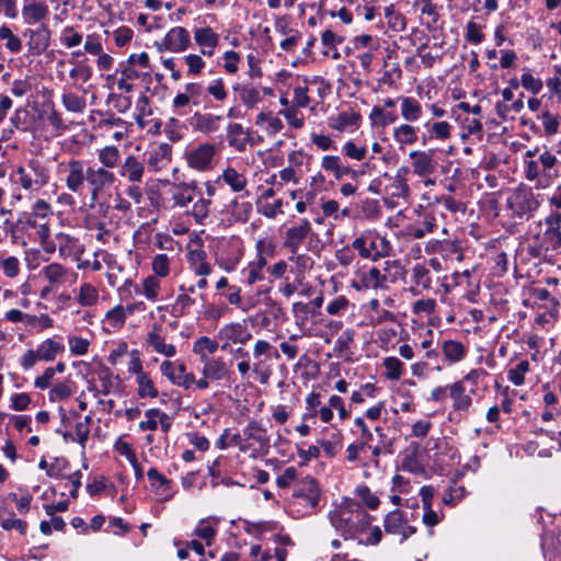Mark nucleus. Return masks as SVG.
<instances>
[{
    "instance_id": "nucleus-6",
    "label": "nucleus",
    "mask_w": 561,
    "mask_h": 561,
    "mask_svg": "<svg viewBox=\"0 0 561 561\" xmlns=\"http://www.w3.org/2000/svg\"><path fill=\"white\" fill-rule=\"evenodd\" d=\"M539 206L534 193L527 188H517L506 198V207L515 218H529Z\"/></svg>"
},
{
    "instance_id": "nucleus-48",
    "label": "nucleus",
    "mask_w": 561,
    "mask_h": 561,
    "mask_svg": "<svg viewBox=\"0 0 561 561\" xmlns=\"http://www.w3.org/2000/svg\"><path fill=\"white\" fill-rule=\"evenodd\" d=\"M218 348V341L208 336H201L193 344V352L199 355L201 360L203 358H210L208 355L216 353Z\"/></svg>"
},
{
    "instance_id": "nucleus-9",
    "label": "nucleus",
    "mask_w": 561,
    "mask_h": 561,
    "mask_svg": "<svg viewBox=\"0 0 561 561\" xmlns=\"http://www.w3.org/2000/svg\"><path fill=\"white\" fill-rule=\"evenodd\" d=\"M216 153L217 149L214 144L202 142L185 152V160L191 169L207 172L213 169Z\"/></svg>"
},
{
    "instance_id": "nucleus-25",
    "label": "nucleus",
    "mask_w": 561,
    "mask_h": 561,
    "mask_svg": "<svg viewBox=\"0 0 561 561\" xmlns=\"http://www.w3.org/2000/svg\"><path fill=\"white\" fill-rule=\"evenodd\" d=\"M172 149L169 144H160L149 151L145 165L149 171H160L171 161Z\"/></svg>"
},
{
    "instance_id": "nucleus-39",
    "label": "nucleus",
    "mask_w": 561,
    "mask_h": 561,
    "mask_svg": "<svg viewBox=\"0 0 561 561\" xmlns=\"http://www.w3.org/2000/svg\"><path fill=\"white\" fill-rule=\"evenodd\" d=\"M449 396L456 411H467L472 403L471 397L466 393L462 381H456L449 386Z\"/></svg>"
},
{
    "instance_id": "nucleus-3",
    "label": "nucleus",
    "mask_w": 561,
    "mask_h": 561,
    "mask_svg": "<svg viewBox=\"0 0 561 561\" xmlns=\"http://www.w3.org/2000/svg\"><path fill=\"white\" fill-rule=\"evenodd\" d=\"M559 160L547 146L529 148L523 154L524 176L537 188L549 186L559 176Z\"/></svg>"
},
{
    "instance_id": "nucleus-22",
    "label": "nucleus",
    "mask_w": 561,
    "mask_h": 561,
    "mask_svg": "<svg viewBox=\"0 0 561 561\" xmlns=\"http://www.w3.org/2000/svg\"><path fill=\"white\" fill-rule=\"evenodd\" d=\"M160 425L163 433H168L172 426V417L165 412L153 408L145 412V420L139 422L140 431H156Z\"/></svg>"
},
{
    "instance_id": "nucleus-10",
    "label": "nucleus",
    "mask_w": 561,
    "mask_h": 561,
    "mask_svg": "<svg viewBox=\"0 0 561 561\" xmlns=\"http://www.w3.org/2000/svg\"><path fill=\"white\" fill-rule=\"evenodd\" d=\"M217 336L221 341V350L227 351L231 344H247L252 333L244 323L229 322L219 329Z\"/></svg>"
},
{
    "instance_id": "nucleus-35",
    "label": "nucleus",
    "mask_w": 561,
    "mask_h": 561,
    "mask_svg": "<svg viewBox=\"0 0 561 561\" xmlns=\"http://www.w3.org/2000/svg\"><path fill=\"white\" fill-rule=\"evenodd\" d=\"M227 213L230 216L228 219L230 224L245 222L252 213V205L249 202H239L238 197H234L227 206Z\"/></svg>"
},
{
    "instance_id": "nucleus-37",
    "label": "nucleus",
    "mask_w": 561,
    "mask_h": 561,
    "mask_svg": "<svg viewBox=\"0 0 561 561\" xmlns=\"http://www.w3.org/2000/svg\"><path fill=\"white\" fill-rule=\"evenodd\" d=\"M288 261L293 263V271L296 274V279L300 282L307 272L311 271L314 261L313 259L308 255L307 253H302L300 251H296L295 254L289 253Z\"/></svg>"
},
{
    "instance_id": "nucleus-21",
    "label": "nucleus",
    "mask_w": 561,
    "mask_h": 561,
    "mask_svg": "<svg viewBox=\"0 0 561 561\" xmlns=\"http://www.w3.org/2000/svg\"><path fill=\"white\" fill-rule=\"evenodd\" d=\"M379 234L371 230H365L357 236L351 247L356 250L360 257L377 261V241Z\"/></svg>"
},
{
    "instance_id": "nucleus-7",
    "label": "nucleus",
    "mask_w": 561,
    "mask_h": 561,
    "mask_svg": "<svg viewBox=\"0 0 561 561\" xmlns=\"http://www.w3.org/2000/svg\"><path fill=\"white\" fill-rule=\"evenodd\" d=\"M191 45V34L183 26L171 27L160 41L154 42V47L159 53L181 54L186 51Z\"/></svg>"
},
{
    "instance_id": "nucleus-57",
    "label": "nucleus",
    "mask_w": 561,
    "mask_h": 561,
    "mask_svg": "<svg viewBox=\"0 0 561 561\" xmlns=\"http://www.w3.org/2000/svg\"><path fill=\"white\" fill-rule=\"evenodd\" d=\"M0 39L1 41H5V48L13 53V54H18L21 51L22 49V41L19 36H16L15 34H13L12 30L3 24L2 26H0Z\"/></svg>"
},
{
    "instance_id": "nucleus-42",
    "label": "nucleus",
    "mask_w": 561,
    "mask_h": 561,
    "mask_svg": "<svg viewBox=\"0 0 561 561\" xmlns=\"http://www.w3.org/2000/svg\"><path fill=\"white\" fill-rule=\"evenodd\" d=\"M146 343L158 354L167 357H173L176 354V347L173 344L165 343L157 330L147 334Z\"/></svg>"
},
{
    "instance_id": "nucleus-4",
    "label": "nucleus",
    "mask_w": 561,
    "mask_h": 561,
    "mask_svg": "<svg viewBox=\"0 0 561 561\" xmlns=\"http://www.w3.org/2000/svg\"><path fill=\"white\" fill-rule=\"evenodd\" d=\"M318 237L313 232L311 222L307 218L300 219L298 224L289 227L285 231L284 248L288 250L289 253L295 254L296 251H300L302 245H305L308 251H318Z\"/></svg>"
},
{
    "instance_id": "nucleus-61",
    "label": "nucleus",
    "mask_w": 561,
    "mask_h": 561,
    "mask_svg": "<svg viewBox=\"0 0 561 561\" xmlns=\"http://www.w3.org/2000/svg\"><path fill=\"white\" fill-rule=\"evenodd\" d=\"M195 305V299L186 290L180 293L172 305V314L181 317L187 313L188 309Z\"/></svg>"
},
{
    "instance_id": "nucleus-20",
    "label": "nucleus",
    "mask_w": 561,
    "mask_h": 561,
    "mask_svg": "<svg viewBox=\"0 0 561 561\" xmlns=\"http://www.w3.org/2000/svg\"><path fill=\"white\" fill-rule=\"evenodd\" d=\"M28 37V51L33 55H39L50 45V30L46 24H41L37 28H27L23 34Z\"/></svg>"
},
{
    "instance_id": "nucleus-52",
    "label": "nucleus",
    "mask_w": 561,
    "mask_h": 561,
    "mask_svg": "<svg viewBox=\"0 0 561 561\" xmlns=\"http://www.w3.org/2000/svg\"><path fill=\"white\" fill-rule=\"evenodd\" d=\"M380 270L381 275L385 276V282L388 287L391 284H394L403 275V267L397 260L383 262Z\"/></svg>"
},
{
    "instance_id": "nucleus-8",
    "label": "nucleus",
    "mask_w": 561,
    "mask_h": 561,
    "mask_svg": "<svg viewBox=\"0 0 561 561\" xmlns=\"http://www.w3.org/2000/svg\"><path fill=\"white\" fill-rule=\"evenodd\" d=\"M253 355L257 360L252 366V371L257 376L262 385L268 382L272 375V368L266 365L271 358H279L278 352L265 340H257L253 346Z\"/></svg>"
},
{
    "instance_id": "nucleus-32",
    "label": "nucleus",
    "mask_w": 561,
    "mask_h": 561,
    "mask_svg": "<svg viewBox=\"0 0 561 561\" xmlns=\"http://www.w3.org/2000/svg\"><path fill=\"white\" fill-rule=\"evenodd\" d=\"M221 119L220 115L196 112L193 116V127L203 134L216 133L220 127Z\"/></svg>"
},
{
    "instance_id": "nucleus-44",
    "label": "nucleus",
    "mask_w": 561,
    "mask_h": 561,
    "mask_svg": "<svg viewBox=\"0 0 561 561\" xmlns=\"http://www.w3.org/2000/svg\"><path fill=\"white\" fill-rule=\"evenodd\" d=\"M147 477L156 493L163 495L164 500H169L171 497V494L169 493L171 489L170 480L162 476L156 468H150L147 472Z\"/></svg>"
},
{
    "instance_id": "nucleus-59",
    "label": "nucleus",
    "mask_w": 561,
    "mask_h": 561,
    "mask_svg": "<svg viewBox=\"0 0 561 561\" xmlns=\"http://www.w3.org/2000/svg\"><path fill=\"white\" fill-rule=\"evenodd\" d=\"M424 126L427 128L430 138L438 140H447L450 138L451 125L447 122H436L432 125L426 123Z\"/></svg>"
},
{
    "instance_id": "nucleus-53",
    "label": "nucleus",
    "mask_w": 561,
    "mask_h": 561,
    "mask_svg": "<svg viewBox=\"0 0 561 561\" xmlns=\"http://www.w3.org/2000/svg\"><path fill=\"white\" fill-rule=\"evenodd\" d=\"M211 204L213 202L210 198L202 196L196 202L193 203L190 214L191 216H193L197 224H204L206 218L209 216Z\"/></svg>"
},
{
    "instance_id": "nucleus-2",
    "label": "nucleus",
    "mask_w": 561,
    "mask_h": 561,
    "mask_svg": "<svg viewBox=\"0 0 561 561\" xmlns=\"http://www.w3.org/2000/svg\"><path fill=\"white\" fill-rule=\"evenodd\" d=\"M329 519L345 539H355L362 545H376L381 540V529L378 526L370 527V516L352 499H344L336 504L330 511Z\"/></svg>"
},
{
    "instance_id": "nucleus-41",
    "label": "nucleus",
    "mask_w": 561,
    "mask_h": 561,
    "mask_svg": "<svg viewBox=\"0 0 561 561\" xmlns=\"http://www.w3.org/2000/svg\"><path fill=\"white\" fill-rule=\"evenodd\" d=\"M442 352L445 359L450 363H459L467 355V348L460 341L446 340L442 343Z\"/></svg>"
},
{
    "instance_id": "nucleus-63",
    "label": "nucleus",
    "mask_w": 561,
    "mask_h": 561,
    "mask_svg": "<svg viewBox=\"0 0 561 561\" xmlns=\"http://www.w3.org/2000/svg\"><path fill=\"white\" fill-rule=\"evenodd\" d=\"M202 56L203 55H201V53H199V54H188L183 57V61L187 67V72H186L187 76L196 77L203 72V70L206 66V62L204 61Z\"/></svg>"
},
{
    "instance_id": "nucleus-40",
    "label": "nucleus",
    "mask_w": 561,
    "mask_h": 561,
    "mask_svg": "<svg viewBox=\"0 0 561 561\" xmlns=\"http://www.w3.org/2000/svg\"><path fill=\"white\" fill-rule=\"evenodd\" d=\"M233 91L238 93L240 101L248 108L255 107L261 101V90L250 84H236Z\"/></svg>"
},
{
    "instance_id": "nucleus-47",
    "label": "nucleus",
    "mask_w": 561,
    "mask_h": 561,
    "mask_svg": "<svg viewBox=\"0 0 561 561\" xmlns=\"http://www.w3.org/2000/svg\"><path fill=\"white\" fill-rule=\"evenodd\" d=\"M61 104L71 113H83L87 107L85 99L71 91L62 92Z\"/></svg>"
},
{
    "instance_id": "nucleus-46",
    "label": "nucleus",
    "mask_w": 561,
    "mask_h": 561,
    "mask_svg": "<svg viewBox=\"0 0 561 561\" xmlns=\"http://www.w3.org/2000/svg\"><path fill=\"white\" fill-rule=\"evenodd\" d=\"M99 300V290L98 288L90 284L83 283L80 285L77 291V301L82 307H91L95 305Z\"/></svg>"
},
{
    "instance_id": "nucleus-50",
    "label": "nucleus",
    "mask_w": 561,
    "mask_h": 561,
    "mask_svg": "<svg viewBox=\"0 0 561 561\" xmlns=\"http://www.w3.org/2000/svg\"><path fill=\"white\" fill-rule=\"evenodd\" d=\"M28 169L36 184V190L48 183L50 174L48 168L44 163L38 160H31L28 162Z\"/></svg>"
},
{
    "instance_id": "nucleus-23",
    "label": "nucleus",
    "mask_w": 561,
    "mask_h": 561,
    "mask_svg": "<svg viewBox=\"0 0 561 561\" xmlns=\"http://www.w3.org/2000/svg\"><path fill=\"white\" fill-rule=\"evenodd\" d=\"M220 524V518L217 516H208L202 518L197 522L195 528L193 529V536L202 540L213 548L216 537H217V527Z\"/></svg>"
},
{
    "instance_id": "nucleus-33",
    "label": "nucleus",
    "mask_w": 561,
    "mask_h": 561,
    "mask_svg": "<svg viewBox=\"0 0 561 561\" xmlns=\"http://www.w3.org/2000/svg\"><path fill=\"white\" fill-rule=\"evenodd\" d=\"M218 180H221L225 184H227L232 192L240 193L245 192V195H249V192L245 191L248 180L243 173H240L232 167H227L221 175L218 178Z\"/></svg>"
},
{
    "instance_id": "nucleus-43",
    "label": "nucleus",
    "mask_w": 561,
    "mask_h": 561,
    "mask_svg": "<svg viewBox=\"0 0 561 561\" xmlns=\"http://www.w3.org/2000/svg\"><path fill=\"white\" fill-rule=\"evenodd\" d=\"M360 115L356 112H341L336 116H332L329 119V125L331 128L344 131L347 128L357 127Z\"/></svg>"
},
{
    "instance_id": "nucleus-30",
    "label": "nucleus",
    "mask_w": 561,
    "mask_h": 561,
    "mask_svg": "<svg viewBox=\"0 0 561 561\" xmlns=\"http://www.w3.org/2000/svg\"><path fill=\"white\" fill-rule=\"evenodd\" d=\"M398 100L401 117L405 123H414L422 117V105L415 98L399 95Z\"/></svg>"
},
{
    "instance_id": "nucleus-26",
    "label": "nucleus",
    "mask_w": 561,
    "mask_h": 561,
    "mask_svg": "<svg viewBox=\"0 0 561 561\" xmlns=\"http://www.w3.org/2000/svg\"><path fill=\"white\" fill-rule=\"evenodd\" d=\"M49 14L48 5L45 2L24 0L22 7L23 22L33 25L43 22Z\"/></svg>"
},
{
    "instance_id": "nucleus-12",
    "label": "nucleus",
    "mask_w": 561,
    "mask_h": 561,
    "mask_svg": "<svg viewBox=\"0 0 561 561\" xmlns=\"http://www.w3.org/2000/svg\"><path fill=\"white\" fill-rule=\"evenodd\" d=\"M118 174L131 184H140L146 174L145 159L135 154H127L118 164Z\"/></svg>"
},
{
    "instance_id": "nucleus-62",
    "label": "nucleus",
    "mask_w": 561,
    "mask_h": 561,
    "mask_svg": "<svg viewBox=\"0 0 561 561\" xmlns=\"http://www.w3.org/2000/svg\"><path fill=\"white\" fill-rule=\"evenodd\" d=\"M530 369L528 360H520L515 367L508 369L507 378L515 386H522L525 382V376Z\"/></svg>"
},
{
    "instance_id": "nucleus-17",
    "label": "nucleus",
    "mask_w": 561,
    "mask_h": 561,
    "mask_svg": "<svg viewBox=\"0 0 561 561\" xmlns=\"http://www.w3.org/2000/svg\"><path fill=\"white\" fill-rule=\"evenodd\" d=\"M195 44L199 48L201 55L213 57L219 45L220 36L210 26L195 27L193 31Z\"/></svg>"
},
{
    "instance_id": "nucleus-1",
    "label": "nucleus",
    "mask_w": 561,
    "mask_h": 561,
    "mask_svg": "<svg viewBox=\"0 0 561 561\" xmlns=\"http://www.w3.org/2000/svg\"><path fill=\"white\" fill-rule=\"evenodd\" d=\"M57 172L61 182L72 194L82 195L88 186L91 206L99 203L117 181L113 171L96 168V164L90 165L87 161L77 158L59 162Z\"/></svg>"
},
{
    "instance_id": "nucleus-55",
    "label": "nucleus",
    "mask_w": 561,
    "mask_h": 561,
    "mask_svg": "<svg viewBox=\"0 0 561 561\" xmlns=\"http://www.w3.org/2000/svg\"><path fill=\"white\" fill-rule=\"evenodd\" d=\"M306 491L298 493V496L304 499L306 504L310 507H316L320 500V489L314 479H309L305 483Z\"/></svg>"
},
{
    "instance_id": "nucleus-29",
    "label": "nucleus",
    "mask_w": 561,
    "mask_h": 561,
    "mask_svg": "<svg viewBox=\"0 0 561 561\" xmlns=\"http://www.w3.org/2000/svg\"><path fill=\"white\" fill-rule=\"evenodd\" d=\"M202 374L210 381H218L229 376L227 363L221 357L203 358Z\"/></svg>"
},
{
    "instance_id": "nucleus-24",
    "label": "nucleus",
    "mask_w": 561,
    "mask_h": 561,
    "mask_svg": "<svg viewBox=\"0 0 561 561\" xmlns=\"http://www.w3.org/2000/svg\"><path fill=\"white\" fill-rule=\"evenodd\" d=\"M227 140L228 145L233 148L237 152H243L247 146L250 144L254 145L251 138L250 131L245 130L239 123H230L227 126Z\"/></svg>"
},
{
    "instance_id": "nucleus-56",
    "label": "nucleus",
    "mask_w": 561,
    "mask_h": 561,
    "mask_svg": "<svg viewBox=\"0 0 561 561\" xmlns=\"http://www.w3.org/2000/svg\"><path fill=\"white\" fill-rule=\"evenodd\" d=\"M136 382L138 386L137 393L140 398H157L159 396L158 389L147 373L136 378Z\"/></svg>"
},
{
    "instance_id": "nucleus-51",
    "label": "nucleus",
    "mask_w": 561,
    "mask_h": 561,
    "mask_svg": "<svg viewBox=\"0 0 561 561\" xmlns=\"http://www.w3.org/2000/svg\"><path fill=\"white\" fill-rule=\"evenodd\" d=\"M161 290V283L157 276L149 275L144 278L141 289H136L137 294L144 295L148 300L156 301Z\"/></svg>"
},
{
    "instance_id": "nucleus-38",
    "label": "nucleus",
    "mask_w": 561,
    "mask_h": 561,
    "mask_svg": "<svg viewBox=\"0 0 561 561\" xmlns=\"http://www.w3.org/2000/svg\"><path fill=\"white\" fill-rule=\"evenodd\" d=\"M368 119L373 127L385 128L398 121V114L394 111H387L385 107L376 105L371 108Z\"/></svg>"
},
{
    "instance_id": "nucleus-28",
    "label": "nucleus",
    "mask_w": 561,
    "mask_h": 561,
    "mask_svg": "<svg viewBox=\"0 0 561 561\" xmlns=\"http://www.w3.org/2000/svg\"><path fill=\"white\" fill-rule=\"evenodd\" d=\"M190 551H193L195 556L201 559V561L216 558L215 549L206 546L205 542L196 537L190 541H186L185 547H180L178 549V557L182 560L187 559L190 557Z\"/></svg>"
},
{
    "instance_id": "nucleus-19",
    "label": "nucleus",
    "mask_w": 561,
    "mask_h": 561,
    "mask_svg": "<svg viewBox=\"0 0 561 561\" xmlns=\"http://www.w3.org/2000/svg\"><path fill=\"white\" fill-rule=\"evenodd\" d=\"M59 256L64 260L80 261L84 253V245L76 237L67 233L56 236Z\"/></svg>"
},
{
    "instance_id": "nucleus-34",
    "label": "nucleus",
    "mask_w": 561,
    "mask_h": 561,
    "mask_svg": "<svg viewBox=\"0 0 561 561\" xmlns=\"http://www.w3.org/2000/svg\"><path fill=\"white\" fill-rule=\"evenodd\" d=\"M96 157L99 161L96 168H104L111 171L117 168L122 160L121 151L114 145L98 149Z\"/></svg>"
},
{
    "instance_id": "nucleus-60",
    "label": "nucleus",
    "mask_w": 561,
    "mask_h": 561,
    "mask_svg": "<svg viewBox=\"0 0 561 561\" xmlns=\"http://www.w3.org/2000/svg\"><path fill=\"white\" fill-rule=\"evenodd\" d=\"M73 393L72 382L64 380L56 383L49 391V400L53 402L62 401L71 397Z\"/></svg>"
},
{
    "instance_id": "nucleus-64",
    "label": "nucleus",
    "mask_w": 561,
    "mask_h": 561,
    "mask_svg": "<svg viewBox=\"0 0 561 561\" xmlns=\"http://www.w3.org/2000/svg\"><path fill=\"white\" fill-rule=\"evenodd\" d=\"M542 243L546 250H559L561 248V230L547 227L542 234Z\"/></svg>"
},
{
    "instance_id": "nucleus-13",
    "label": "nucleus",
    "mask_w": 561,
    "mask_h": 561,
    "mask_svg": "<svg viewBox=\"0 0 561 561\" xmlns=\"http://www.w3.org/2000/svg\"><path fill=\"white\" fill-rule=\"evenodd\" d=\"M161 374L171 381L174 386L190 389L195 382V376L192 373H187L184 364L175 366L174 362L164 360L160 365Z\"/></svg>"
},
{
    "instance_id": "nucleus-27",
    "label": "nucleus",
    "mask_w": 561,
    "mask_h": 561,
    "mask_svg": "<svg viewBox=\"0 0 561 561\" xmlns=\"http://www.w3.org/2000/svg\"><path fill=\"white\" fill-rule=\"evenodd\" d=\"M321 168L325 172L332 173L337 181L342 180L344 176H350L351 179L356 176V171L350 165L344 164L339 156L322 157Z\"/></svg>"
},
{
    "instance_id": "nucleus-11",
    "label": "nucleus",
    "mask_w": 561,
    "mask_h": 561,
    "mask_svg": "<svg viewBox=\"0 0 561 561\" xmlns=\"http://www.w3.org/2000/svg\"><path fill=\"white\" fill-rule=\"evenodd\" d=\"M247 443L252 444L253 456L267 455L270 451V436L267 431L256 421H251L242 431Z\"/></svg>"
},
{
    "instance_id": "nucleus-49",
    "label": "nucleus",
    "mask_w": 561,
    "mask_h": 561,
    "mask_svg": "<svg viewBox=\"0 0 561 561\" xmlns=\"http://www.w3.org/2000/svg\"><path fill=\"white\" fill-rule=\"evenodd\" d=\"M382 366L386 369L383 376L388 380L397 381L404 374V364L396 356L386 357Z\"/></svg>"
},
{
    "instance_id": "nucleus-45",
    "label": "nucleus",
    "mask_w": 561,
    "mask_h": 561,
    "mask_svg": "<svg viewBox=\"0 0 561 561\" xmlns=\"http://www.w3.org/2000/svg\"><path fill=\"white\" fill-rule=\"evenodd\" d=\"M407 522L405 513L399 510L390 512L385 518V530L388 534L399 535L403 533V526Z\"/></svg>"
},
{
    "instance_id": "nucleus-36",
    "label": "nucleus",
    "mask_w": 561,
    "mask_h": 561,
    "mask_svg": "<svg viewBox=\"0 0 561 561\" xmlns=\"http://www.w3.org/2000/svg\"><path fill=\"white\" fill-rule=\"evenodd\" d=\"M255 125L262 128L268 136L278 134L284 125L282 119L272 112H261L255 117Z\"/></svg>"
},
{
    "instance_id": "nucleus-31",
    "label": "nucleus",
    "mask_w": 561,
    "mask_h": 561,
    "mask_svg": "<svg viewBox=\"0 0 561 561\" xmlns=\"http://www.w3.org/2000/svg\"><path fill=\"white\" fill-rule=\"evenodd\" d=\"M417 129L409 123H402L393 128L392 138L400 149L413 146L417 141Z\"/></svg>"
},
{
    "instance_id": "nucleus-54",
    "label": "nucleus",
    "mask_w": 561,
    "mask_h": 561,
    "mask_svg": "<svg viewBox=\"0 0 561 561\" xmlns=\"http://www.w3.org/2000/svg\"><path fill=\"white\" fill-rule=\"evenodd\" d=\"M93 75V69L84 60L77 61L69 71V77L73 80V83L88 82Z\"/></svg>"
},
{
    "instance_id": "nucleus-5",
    "label": "nucleus",
    "mask_w": 561,
    "mask_h": 561,
    "mask_svg": "<svg viewBox=\"0 0 561 561\" xmlns=\"http://www.w3.org/2000/svg\"><path fill=\"white\" fill-rule=\"evenodd\" d=\"M65 352V345L55 337L42 341L35 350H27L20 358L23 370L34 367L37 362H53Z\"/></svg>"
},
{
    "instance_id": "nucleus-16",
    "label": "nucleus",
    "mask_w": 561,
    "mask_h": 561,
    "mask_svg": "<svg viewBox=\"0 0 561 561\" xmlns=\"http://www.w3.org/2000/svg\"><path fill=\"white\" fill-rule=\"evenodd\" d=\"M413 173L419 178H427L435 173L437 162L434 159L433 150H413L409 153Z\"/></svg>"
},
{
    "instance_id": "nucleus-15",
    "label": "nucleus",
    "mask_w": 561,
    "mask_h": 561,
    "mask_svg": "<svg viewBox=\"0 0 561 561\" xmlns=\"http://www.w3.org/2000/svg\"><path fill=\"white\" fill-rule=\"evenodd\" d=\"M243 256V247L240 240L231 239L220 249L217 263L226 272L236 270Z\"/></svg>"
},
{
    "instance_id": "nucleus-18",
    "label": "nucleus",
    "mask_w": 561,
    "mask_h": 561,
    "mask_svg": "<svg viewBox=\"0 0 561 561\" xmlns=\"http://www.w3.org/2000/svg\"><path fill=\"white\" fill-rule=\"evenodd\" d=\"M353 287L358 290H386L389 287L385 282V276L381 275L379 266H370L358 274V282L353 283Z\"/></svg>"
},
{
    "instance_id": "nucleus-58",
    "label": "nucleus",
    "mask_w": 561,
    "mask_h": 561,
    "mask_svg": "<svg viewBox=\"0 0 561 561\" xmlns=\"http://www.w3.org/2000/svg\"><path fill=\"white\" fill-rule=\"evenodd\" d=\"M59 41L66 48H73L82 43L83 35L77 32L73 26H65L60 32Z\"/></svg>"
},
{
    "instance_id": "nucleus-14",
    "label": "nucleus",
    "mask_w": 561,
    "mask_h": 561,
    "mask_svg": "<svg viewBox=\"0 0 561 561\" xmlns=\"http://www.w3.org/2000/svg\"><path fill=\"white\" fill-rule=\"evenodd\" d=\"M173 207L185 208L201 194L195 181L172 183L169 188Z\"/></svg>"
}]
</instances>
